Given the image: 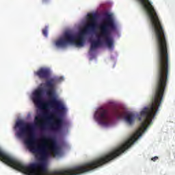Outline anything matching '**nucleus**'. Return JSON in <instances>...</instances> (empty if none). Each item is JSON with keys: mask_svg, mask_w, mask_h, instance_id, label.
<instances>
[{"mask_svg": "<svg viewBox=\"0 0 175 175\" xmlns=\"http://www.w3.org/2000/svg\"><path fill=\"white\" fill-rule=\"evenodd\" d=\"M16 127L19 129V132L16 134L18 137H24L25 135H28L29 138L26 139L25 143L31 152L37 154L36 157L39 158L40 161L26 165L0 149V161L5 165L27 175H79L88 172V162L72 168L49 171L46 160L49 157H51V154L57 155L59 152V147L55 139L42 135L40 143L35 144V133L32 124L18 120L16 123Z\"/></svg>", "mask_w": 175, "mask_h": 175, "instance_id": "nucleus-1", "label": "nucleus"}, {"mask_svg": "<svg viewBox=\"0 0 175 175\" xmlns=\"http://www.w3.org/2000/svg\"><path fill=\"white\" fill-rule=\"evenodd\" d=\"M62 80H64L62 77H54L46 80L44 83V85L47 88L46 94L51 98L48 102H44L43 100V96H44V90L43 89L38 88L33 93V102L40 110H47L49 106L55 107V112L52 114V116L47 117V120H53L54 116H55V121L50 124L51 129L55 131V132H61L64 129V122L62 116L66 111V107H65L64 103L54 97L55 86L57 83H60Z\"/></svg>", "mask_w": 175, "mask_h": 175, "instance_id": "nucleus-2", "label": "nucleus"}, {"mask_svg": "<svg viewBox=\"0 0 175 175\" xmlns=\"http://www.w3.org/2000/svg\"><path fill=\"white\" fill-rule=\"evenodd\" d=\"M88 23L77 36L70 31H66L63 37L55 42V46L57 47H66L68 44H74L77 47H83L85 35L96 28V14H88Z\"/></svg>", "mask_w": 175, "mask_h": 175, "instance_id": "nucleus-3", "label": "nucleus"}, {"mask_svg": "<svg viewBox=\"0 0 175 175\" xmlns=\"http://www.w3.org/2000/svg\"><path fill=\"white\" fill-rule=\"evenodd\" d=\"M106 18L104 22L98 26V32L96 33V40L92 41L90 44V51H94L98 47L102 46L105 42L109 49L114 46V40L111 38V33L117 29L114 19L109 13H105Z\"/></svg>", "mask_w": 175, "mask_h": 175, "instance_id": "nucleus-4", "label": "nucleus"}, {"mask_svg": "<svg viewBox=\"0 0 175 175\" xmlns=\"http://www.w3.org/2000/svg\"><path fill=\"white\" fill-rule=\"evenodd\" d=\"M94 118L102 126H109L111 122V117L109 114V111L103 108L96 111Z\"/></svg>", "mask_w": 175, "mask_h": 175, "instance_id": "nucleus-5", "label": "nucleus"}, {"mask_svg": "<svg viewBox=\"0 0 175 175\" xmlns=\"http://www.w3.org/2000/svg\"><path fill=\"white\" fill-rule=\"evenodd\" d=\"M36 76L39 79H49L50 77V70L47 68H40L37 72H34Z\"/></svg>", "mask_w": 175, "mask_h": 175, "instance_id": "nucleus-6", "label": "nucleus"}, {"mask_svg": "<svg viewBox=\"0 0 175 175\" xmlns=\"http://www.w3.org/2000/svg\"><path fill=\"white\" fill-rule=\"evenodd\" d=\"M136 116L133 113H127L124 117V120L128 125H133Z\"/></svg>", "mask_w": 175, "mask_h": 175, "instance_id": "nucleus-7", "label": "nucleus"}, {"mask_svg": "<svg viewBox=\"0 0 175 175\" xmlns=\"http://www.w3.org/2000/svg\"><path fill=\"white\" fill-rule=\"evenodd\" d=\"M40 118H42V116H36L35 118L36 124L38 125V126H40L42 129H44V124H42V121L40 120Z\"/></svg>", "mask_w": 175, "mask_h": 175, "instance_id": "nucleus-8", "label": "nucleus"}, {"mask_svg": "<svg viewBox=\"0 0 175 175\" xmlns=\"http://www.w3.org/2000/svg\"><path fill=\"white\" fill-rule=\"evenodd\" d=\"M113 114L114 117H116L118 118V120H120V119L122 118V117H124V114L122 113V112H121L118 109H115L113 111Z\"/></svg>", "mask_w": 175, "mask_h": 175, "instance_id": "nucleus-9", "label": "nucleus"}, {"mask_svg": "<svg viewBox=\"0 0 175 175\" xmlns=\"http://www.w3.org/2000/svg\"><path fill=\"white\" fill-rule=\"evenodd\" d=\"M42 34L45 38H47L48 36V27H46L44 29H42Z\"/></svg>", "mask_w": 175, "mask_h": 175, "instance_id": "nucleus-10", "label": "nucleus"}, {"mask_svg": "<svg viewBox=\"0 0 175 175\" xmlns=\"http://www.w3.org/2000/svg\"><path fill=\"white\" fill-rule=\"evenodd\" d=\"M158 159V157H152V159H151V160L152 161H153V162H155V161H157Z\"/></svg>", "mask_w": 175, "mask_h": 175, "instance_id": "nucleus-11", "label": "nucleus"}, {"mask_svg": "<svg viewBox=\"0 0 175 175\" xmlns=\"http://www.w3.org/2000/svg\"><path fill=\"white\" fill-rule=\"evenodd\" d=\"M44 117H49V112L45 111V112L44 113Z\"/></svg>", "mask_w": 175, "mask_h": 175, "instance_id": "nucleus-12", "label": "nucleus"}]
</instances>
